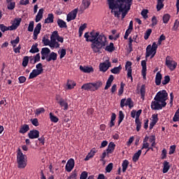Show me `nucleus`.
<instances>
[{
  "instance_id": "nucleus-18",
  "label": "nucleus",
  "mask_w": 179,
  "mask_h": 179,
  "mask_svg": "<svg viewBox=\"0 0 179 179\" xmlns=\"http://www.w3.org/2000/svg\"><path fill=\"white\" fill-rule=\"evenodd\" d=\"M80 71L84 72V73H90V72H93L94 70L92 66H80Z\"/></svg>"
},
{
  "instance_id": "nucleus-37",
  "label": "nucleus",
  "mask_w": 179,
  "mask_h": 179,
  "mask_svg": "<svg viewBox=\"0 0 179 179\" xmlns=\"http://www.w3.org/2000/svg\"><path fill=\"white\" fill-rule=\"evenodd\" d=\"M29 129L30 128L29 127L28 124H24L20 129V133L26 134V132H27V131H29Z\"/></svg>"
},
{
  "instance_id": "nucleus-2",
  "label": "nucleus",
  "mask_w": 179,
  "mask_h": 179,
  "mask_svg": "<svg viewBox=\"0 0 179 179\" xmlns=\"http://www.w3.org/2000/svg\"><path fill=\"white\" fill-rule=\"evenodd\" d=\"M109 5V9H111L112 13H114L116 17H120L122 13V19L127 16L131 9L133 0H107Z\"/></svg>"
},
{
  "instance_id": "nucleus-56",
  "label": "nucleus",
  "mask_w": 179,
  "mask_h": 179,
  "mask_svg": "<svg viewBox=\"0 0 179 179\" xmlns=\"http://www.w3.org/2000/svg\"><path fill=\"white\" fill-rule=\"evenodd\" d=\"M124 86H125V84H124L123 83H120V88L119 89V91H118L119 96H121V94H122V93H124Z\"/></svg>"
},
{
  "instance_id": "nucleus-49",
  "label": "nucleus",
  "mask_w": 179,
  "mask_h": 179,
  "mask_svg": "<svg viewBox=\"0 0 179 179\" xmlns=\"http://www.w3.org/2000/svg\"><path fill=\"white\" fill-rule=\"evenodd\" d=\"M173 121L174 122H178V121H179V108L176 110V112L173 117Z\"/></svg>"
},
{
  "instance_id": "nucleus-43",
  "label": "nucleus",
  "mask_w": 179,
  "mask_h": 179,
  "mask_svg": "<svg viewBox=\"0 0 179 179\" xmlns=\"http://www.w3.org/2000/svg\"><path fill=\"white\" fill-rule=\"evenodd\" d=\"M124 118H125V115H124V113L122 112V110H120L119 111L118 125H120V124H121V122H122V121H124Z\"/></svg>"
},
{
  "instance_id": "nucleus-40",
  "label": "nucleus",
  "mask_w": 179,
  "mask_h": 179,
  "mask_svg": "<svg viewBox=\"0 0 179 179\" xmlns=\"http://www.w3.org/2000/svg\"><path fill=\"white\" fill-rule=\"evenodd\" d=\"M128 164H129V162H128V160L125 159L123 161L122 164L123 173H125V171H127V169H128Z\"/></svg>"
},
{
  "instance_id": "nucleus-22",
  "label": "nucleus",
  "mask_w": 179,
  "mask_h": 179,
  "mask_svg": "<svg viewBox=\"0 0 179 179\" xmlns=\"http://www.w3.org/2000/svg\"><path fill=\"white\" fill-rule=\"evenodd\" d=\"M142 66V76L144 80H146V61L143 60L141 62Z\"/></svg>"
},
{
  "instance_id": "nucleus-23",
  "label": "nucleus",
  "mask_w": 179,
  "mask_h": 179,
  "mask_svg": "<svg viewBox=\"0 0 179 179\" xmlns=\"http://www.w3.org/2000/svg\"><path fill=\"white\" fill-rule=\"evenodd\" d=\"M57 57H58V55L54 52H52L46 59V61H48V62L51 61H57Z\"/></svg>"
},
{
  "instance_id": "nucleus-13",
  "label": "nucleus",
  "mask_w": 179,
  "mask_h": 179,
  "mask_svg": "<svg viewBox=\"0 0 179 179\" xmlns=\"http://www.w3.org/2000/svg\"><path fill=\"white\" fill-rule=\"evenodd\" d=\"M156 55V52L152 49V45H148L146 48L145 52V58H148V57L151 56V58H153Z\"/></svg>"
},
{
  "instance_id": "nucleus-14",
  "label": "nucleus",
  "mask_w": 179,
  "mask_h": 179,
  "mask_svg": "<svg viewBox=\"0 0 179 179\" xmlns=\"http://www.w3.org/2000/svg\"><path fill=\"white\" fill-rule=\"evenodd\" d=\"M22 22V18H15L11 26H10V30H16L19 26H20V22Z\"/></svg>"
},
{
  "instance_id": "nucleus-59",
  "label": "nucleus",
  "mask_w": 179,
  "mask_h": 179,
  "mask_svg": "<svg viewBox=\"0 0 179 179\" xmlns=\"http://www.w3.org/2000/svg\"><path fill=\"white\" fill-rule=\"evenodd\" d=\"M148 10L147 9H143L141 11V16H143V17H144L145 19H148Z\"/></svg>"
},
{
  "instance_id": "nucleus-11",
  "label": "nucleus",
  "mask_w": 179,
  "mask_h": 179,
  "mask_svg": "<svg viewBox=\"0 0 179 179\" xmlns=\"http://www.w3.org/2000/svg\"><path fill=\"white\" fill-rule=\"evenodd\" d=\"M110 66H111V63L108 60L106 62L99 64V69L101 72H106Z\"/></svg>"
},
{
  "instance_id": "nucleus-25",
  "label": "nucleus",
  "mask_w": 179,
  "mask_h": 179,
  "mask_svg": "<svg viewBox=\"0 0 179 179\" xmlns=\"http://www.w3.org/2000/svg\"><path fill=\"white\" fill-rule=\"evenodd\" d=\"M115 149V144L113 142H110L108 145L106 152L108 154L113 153Z\"/></svg>"
},
{
  "instance_id": "nucleus-34",
  "label": "nucleus",
  "mask_w": 179,
  "mask_h": 179,
  "mask_svg": "<svg viewBox=\"0 0 179 179\" xmlns=\"http://www.w3.org/2000/svg\"><path fill=\"white\" fill-rule=\"evenodd\" d=\"M66 86H67V89H69V90H71L73 89L75 86H76V83H75V81H73V80H69L67 82Z\"/></svg>"
},
{
  "instance_id": "nucleus-64",
  "label": "nucleus",
  "mask_w": 179,
  "mask_h": 179,
  "mask_svg": "<svg viewBox=\"0 0 179 179\" xmlns=\"http://www.w3.org/2000/svg\"><path fill=\"white\" fill-rule=\"evenodd\" d=\"M87 178V172L83 171L80 177V179H86Z\"/></svg>"
},
{
  "instance_id": "nucleus-58",
  "label": "nucleus",
  "mask_w": 179,
  "mask_h": 179,
  "mask_svg": "<svg viewBox=\"0 0 179 179\" xmlns=\"http://www.w3.org/2000/svg\"><path fill=\"white\" fill-rule=\"evenodd\" d=\"M113 163H110L108 166L106 167V173H110L111 170H113Z\"/></svg>"
},
{
  "instance_id": "nucleus-44",
  "label": "nucleus",
  "mask_w": 179,
  "mask_h": 179,
  "mask_svg": "<svg viewBox=\"0 0 179 179\" xmlns=\"http://www.w3.org/2000/svg\"><path fill=\"white\" fill-rule=\"evenodd\" d=\"M29 59H30V57H29V56L24 57L23 60H22V66H24V68H26V66H27V65L29 64Z\"/></svg>"
},
{
  "instance_id": "nucleus-3",
  "label": "nucleus",
  "mask_w": 179,
  "mask_h": 179,
  "mask_svg": "<svg viewBox=\"0 0 179 179\" xmlns=\"http://www.w3.org/2000/svg\"><path fill=\"white\" fill-rule=\"evenodd\" d=\"M168 96L169 94L164 90L158 92L154 98L155 101L151 103L152 110H162L166 106V100H167Z\"/></svg>"
},
{
  "instance_id": "nucleus-8",
  "label": "nucleus",
  "mask_w": 179,
  "mask_h": 179,
  "mask_svg": "<svg viewBox=\"0 0 179 179\" xmlns=\"http://www.w3.org/2000/svg\"><path fill=\"white\" fill-rule=\"evenodd\" d=\"M131 66H132V63L131 62H127L125 69L127 71V78L133 82L134 78H132V69Z\"/></svg>"
},
{
  "instance_id": "nucleus-46",
  "label": "nucleus",
  "mask_w": 179,
  "mask_h": 179,
  "mask_svg": "<svg viewBox=\"0 0 179 179\" xmlns=\"http://www.w3.org/2000/svg\"><path fill=\"white\" fill-rule=\"evenodd\" d=\"M170 17H171L170 16L169 14H165L164 15L162 19H163V23L167 24L169 23V21L170 20Z\"/></svg>"
},
{
  "instance_id": "nucleus-12",
  "label": "nucleus",
  "mask_w": 179,
  "mask_h": 179,
  "mask_svg": "<svg viewBox=\"0 0 179 179\" xmlns=\"http://www.w3.org/2000/svg\"><path fill=\"white\" fill-rule=\"evenodd\" d=\"M50 52H51V50L48 48H42L41 51V59H46L48 58V56L50 55Z\"/></svg>"
},
{
  "instance_id": "nucleus-30",
  "label": "nucleus",
  "mask_w": 179,
  "mask_h": 179,
  "mask_svg": "<svg viewBox=\"0 0 179 179\" xmlns=\"http://www.w3.org/2000/svg\"><path fill=\"white\" fill-rule=\"evenodd\" d=\"M57 24L60 29H66L67 27L66 22L61 19L57 20Z\"/></svg>"
},
{
  "instance_id": "nucleus-41",
  "label": "nucleus",
  "mask_w": 179,
  "mask_h": 179,
  "mask_svg": "<svg viewBox=\"0 0 179 179\" xmlns=\"http://www.w3.org/2000/svg\"><path fill=\"white\" fill-rule=\"evenodd\" d=\"M135 124L136 126V131L139 132L141 131V128H142V122L141 120H135Z\"/></svg>"
},
{
  "instance_id": "nucleus-54",
  "label": "nucleus",
  "mask_w": 179,
  "mask_h": 179,
  "mask_svg": "<svg viewBox=\"0 0 179 179\" xmlns=\"http://www.w3.org/2000/svg\"><path fill=\"white\" fill-rule=\"evenodd\" d=\"M178 27H179V21L178 20H176L173 24V27H172V30L176 31V30H178Z\"/></svg>"
},
{
  "instance_id": "nucleus-28",
  "label": "nucleus",
  "mask_w": 179,
  "mask_h": 179,
  "mask_svg": "<svg viewBox=\"0 0 179 179\" xmlns=\"http://www.w3.org/2000/svg\"><path fill=\"white\" fill-rule=\"evenodd\" d=\"M113 80H114V76L110 75L106 82L105 90H107L111 86V83H113Z\"/></svg>"
},
{
  "instance_id": "nucleus-52",
  "label": "nucleus",
  "mask_w": 179,
  "mask_h": 179,
  "mask_svg": "<svg viewBox=\"0 0 179 179\" xmlns=\"http://www.w3.org/2000/svg\"><path fill=\"white\" fill-rule=\"evenodd\" d=\"M8 3L7 6L8 9H9V10H13V9H15V2L10 1Z\"/></svg>"
},
{
  "instance_id": "nucleus-45",
  "label": "nucleus",
  "mask_w": 179,
  "mask_h": 179,
  "mask_svg": "<svg viewBox=\"0 0 179 179\" xmlns=\"http://www.w3.org/2000/svg\"><path fill=\"white\" fill-rule=\"evenodd\" d=\"M20 41V38H19V36H17L15 40L11 41L10 43L13 45V48H15V47H16V45L19 44Z\"/></svg>"
},
{
  "instance_id": "nucleus-9",
  "label": "nucleus",
  "mask_w": 179,
  "mask_h": 179,
  "mask_svg": "<svg viewBox=\"0 0 179 179\" xmlns=\"http://www.w3.org/2000/svg\"><path fill=\"white\" fill-rule=\"evenodd\" d=\"M78 15V8L73 10L66 16V21L71 22V20H75Z\"/></svg>"
},
{
  "instance_id": "nucleus-24",
  "label": "nucleus",
  "mask_w": 179,
  "mask_h": 179,
  "mask_svg": "<svg viewBox=\"0 0 179 179\" xmlns=\"http://www.w3.org/2000/svg\"><path fill=\"white\" fill-rule=\"evenodd\" d=\"M41 57L40 56V53L36 54V55L33 57L32 56L29 57V61L31 64H36V62H38Z\"/></svg>"
},
{
  "instance_id": "nucleus-63",
  "label": "nucleus",
  "mask_w": 179,
  "mask_h": 179,
  "mask_svg": "<svg viewBox=\"0 0 179 179\" xmlns=\"http://www.w3.org/2000/svg\"><path fill=\"white\" fill-rule=\"evenodd\" d=\"M176 152V145H171L169 148V155H173Z\"/></svg>"
},
{
  "instance_id": "nucleus-20",
  "label": "nucleus",
  "mask_w": 179,
  "mask_h": 179,
  "mask_svg": "<svg viewBox=\"0 0 179 179\" xmlns=\"http://www.w3.org/2000/svg\"><path fill=\"white\" fill-rule=\"evenodd\" d=\"M81 89H83L84 90L93 92V83H88L83 85L81 87Z\"/></svg>"
},
{
  "instance_id": "nucleus-55",
  "label": "nucleus",
  "mask_w": 179,
  "mask_h": 179,
  "mask_svg": "<svg viewBox=\"0 0 179 179\" xmlns=\"http://www.w3.org/2000/svg\"><path fill=\"white\" fill-rule=\"evenodd\" d=\"M150 34H152V30L150 29H149L145 33L144 39L148 40V38H149V36H150Z\"/></svg>"
},
{
  "instance_id": "nucleus-31",
  "label": "nucleus",
  "mask_w": 179,
  "mask_h": 179,
  "mask_svg": "<svg viewBox=\"0 0 179 179\" xmlns=\"http://www.w3.org/2000/svg\"><path fill=\"white\" fill-rule=\"evenodd\" d=\"M89 6H90V1L89 0H83V3L81 5L83 10H85V9H87Z\"/></svg>"
},
{
  "instance_id": "nucleus-50",
  "label": "nucleus",
  "mask_w": 179,
  "mask_h": 179,
  "mask_svg": "<svg viewBox=\"0 0 179 179\" xmlns=\"http://www.w3.org/2000/svg\"><path fill=\"white\" fill-rule=\"evenodd\" d=\"M29 52H31L32 54H36V52H38V48H37V45H33L31 50H29Z\"/></svg>"
},
{
  "instance_id": "nucleus-27",
  "label": "nucleus",
  "mask_w": 179,
  "mask_h": 179,
  "mask_svg": "<svg viewBox=\"0 0 179 179\" xmlns=\"http://www.w3.org/2000/svg\"><path fill=\"white\" fill-rule=\"evenodd\" d=\"M44 23H54V14L52 13H49L48 15V17L46 19L44 20Z\"/></svg>"
},
{
  "instance_id": "nucleus-21",
  "label": "nucleus",
  "mask_w": 179,
  "mask_h": 179,
  "mask_svg": "<svg viewBox=\"0 0 179 179\" xmlns=\"http://www.w3.org/2000/svg\"><path fill=\"white\" fill-rule=\"evenodd\" d=\"M101 86H103V83L101 81L92 83V92H96V90H99V89H100Z\"/></svg>"
},
{
  "instance_id": "nucleus-10",
  "label": "nucleus",
  "mask_w": 179,
  "mask_h": 179,
  "mask_svg": "<svg viewBox=\"0 0 179 179\" xmlns=\"http://www.w3.org/2000/svg\"><path fill=\"white\" fill-rule=\"evenodd\" d=\"M73 167H75V160L71 158L66 164V170L68 173H71L73 170Z\"/></svg>"
},
{
  "instance_id": "nucleus-1",
  "label": "nucleus",
  "mask_w": 179,
  "mask_h": 179,
  "mask_svg": "<svg viewBox=\"0 0 179 179\" xmlns=\"http://www.w3.org/2000/svg\"><path fill=\"white\" fill-rule=\"evenodd\" d=\"M84 37L86 41L92 43L91 44V48L94 52H101V48H104L108 44L107 37L103 34H100V32H96L94 31L90 33L87 32L85 34Z\"/></svg>"
},
{
  "instance_id": "nucleus-26",
  "label": "nucleus",
  "mask_w": 179,
  "mask_h": 179,
  "mask_svg": "<svg viewBox=\"0 0 179 179\" xmlns=\"http://www.w3.org/2000/svg\"><path fill=\"white\" fill-rule=\"evenodd\" d=\"M141 155H142V150H138V152L134 155L132 157V160L133 162H134V163H136V162L139 160V157H141Z\"/></svg>"
},
{
  "instance_id": "nucleus-38",
  "label": "nucleus",
  "mask_w": 179,
  "mask_h": 179,
  "mask_svg": "<svg viewBox=\"0 0 179 179\" xmlns=\"http://www.w3.org/2000/svg\"><path fill=\"white\" fill-rule=\"evenodd\" d=\"M86 27H87V24H83L79 27V31H78L79 37H82V35L83 34V31H85V29H86Z\"/></svg>"
},
{
  "instance_id": "nucleus-36",
  "label": "nucleus",
  "mask_w": 179,
  "mask_h": 179,
  "mask_svg": "<svg viewBox=\"0 0 179 179\" xmlns=\"http://www.w3.org/2000/svg\"><path fill=\"white\" fill-rule=\"evenodd\" d=\"M49 117H50V120L52 122L57 123V122H58V121H59V119H58V117L57 116L54 115V114L52 113H50L49 114Z\"/></svg>"
},
{
  "instance_id": "nucleus-17",
  "label": "nucleus",
  "mask_w": 179,
  "mask_h": 179,
  "mask_svg": "<svg viewBox=\"0 0 179 179\" xmlns=\"http://www.w3.org/2000/svg\"><path fill=\"white\" fill-rule=\"evenodd\" d=\"M40 136V132L38 130L30 131L28 136L30 139H36Z\"/></svg>"
},
{
  "instance_id": "nucleus-35",
  "label": "nucleus",
  "mask_w": 179,
  "mask_h": 179,
  "mask_svg": "<svg viewBox=\"0 0 179 179\" xmlns=\"http://www.w3.org/2000/svg\"><path fill=\"white\" fill-rule=\"evenodd\" d=\"M169 170H170V164L169 163V162L165 161L164 162L163 173H166L169 171Z\"/></svg>"
},
{
  "instance_id": "nucleus-6",
  "label": "nucleus",
  "mask_w": 179,
  "mask_h": 179,
  "mask_svg": "<svg viewBox=\"0 0 179 179\" xmlns=\"http://www.w3.org/2000/svg\"><path fill=\"white\" fill-rule=\"evenodd\" d=\"M165 64L170 71H174L177 68V62L173 60L170 56L166 57Z\"/></svg>"
},
{
  "instance_id": "nucleus-42",
  "label": "nucleus",
  "mask_w": 179,
  "mask_h": 179,
  "mask_svg": "<svg viewBox=\"0 0 179 179\" xmlns=\"http://www.w3.org/2000/svg\"><path fill=\"white\" fill-rule=\"evenodd\" d=\"M58 54L59 56V58L61 59H62V58H64V57H65L66 55V50L65 49H60L58 50Z\"/></svg>"
},
{
  "instance_id": "nucleus-19",
  "label": "nucleus",
  "mask_w": 179,
  "mask_h": 179,
  "mask_svg": "<svg viewBox=\"0 0 179 179\" xmlns=\"http://www.w3.org/2000/svg\"><path fill=\"white\" fill-rule=\"evenodd\" d=\"M44 13V8H41L39 9L36 18H35V22L36 23H38V22H40V20H41L43 19V15Z\"/></svg>"
},
{
  "instance_id": "nucleus-39",
  "label": "nucleus",
  "mask_w": 179,
  "mask_h": 179,
  "mask_svg": "<svg viewBox=\"0 0 179 179\" xmlns=\"http://www.w3.org/2000/svg\"><path fill=\"white\" fill-rule=\"evenodd\" d=\"M106 51H108V52H113L115 48H114V43H110L109 45H107L105 48Z\"/></svg>"
},
{
  "instance_id": "nucleus-62",
  "label": "nucleus",
  "mask_w": 179,
  "mask_h": 179,
  "mask_svg": "<svg viewBox=\"0 0 179 179\" xmlns=\"http://www.w3.org/2000/svg\"><path fill=\"white\" fill-rule=\"evenodd\" d=\"M164 6V4H163V3L162 2H157V10H160L162 9H163Z\"/></svg>"
},
{
  "instance_id": "nucleus-51",
  "label": "nucleus",
  "mask_w": 179,
  "mask_h": 179,
  "mask_svg": "<svg viewBox=\"0 0 179 179\" xmlns=\"http://www.w3.org/2000/svg\"><path fill=\"white\" fill-rule=\"evenodd\" d=\"M34 30V21H31L28 26V31H33Z\"/></svg>"
},
{
  "instance_id": "nucleus-53",
  "label": "nucleus",
  "mask_w": 179,
  "mask_h": 179,
  "mask_svg": "<svg viewBox=\"0 0 179 179\" xmlns=\"http://www.w3.org/2000/svg\"><path fill=\"white\" fill-rule=\"evenodd\" d=\"M0 30L3 32L8 31V30H10V27H7L6 26H4L3 24H1Z\"/></svg>"
},
{
  "instance_id": "nucleus-15",
  "label": "nucleus",
  "mask_w": 179,
  "mask_h": 179,
  "mask_svg": "<svg viewBox=\"0 0 179 179\" xmlns=\"http://www.w3.org/2000/svg\"><path fill=\"white\" fill-rule=\"evenodd\" d=\"M57 100L59 106L62 107V108H63V110H64V111H66V110H68V108L69 107L68 105V102H66V100H65L64 99H60L58 101V98H57Z\"/></svg>"
},
{
  "instance_id": "nucleus-47",
  "label": "nucleus",
  "mask_w": 179,
  "mask_h": 179,
  "mask_svg": "<svg viewBox=\"0 0 179 179\" xmlns=\"http://www.w3.org/2000/svg\"><path fill=\"white\" fill-rule=\"evenodd\" d=\"M36 69H35V71H37L39 73H43V64L41 63L38 64L36 66Z\"/></svg>"
},
{
  "instance_id": "nucleus-7",
  "label": "nucleus",
  "mask_w": 179,
  "mask_h": 179,
  "mask_svg": "<svg viewBox=\"0 0 179 179\" xmlns=\"http://www.w3.org/2000/svg\"><path fill=\"white\" fill-rule=\"evenodd\" d=\"M125 106H128L129 108H132L134 107V101H132V99L131 98L127 99H122L120 101V107L122 108H124Z\"/></svg>"
},
{
  "instance_id": "nucleus-48",
  "label": "nucleus",
  "mask_w": 179,
  "mask_h": 179,
  "mask_svg": "<svg viewBox=\"0 0 179 179\" xmlns=\"http://www.w3.org/2000/svg\"><path fill=\"white\" fill-rule=\"evenodd\" d=\"M44 113H45V109H44V108H38L35 111L36 115H40V114H43Z\"/></svg>"
},
{
  "instance_id": "nucleus-33",
  "label": "nucleus",
  "mask_w": 179,
  "mask_h": 179,
  "mask_svg": "<svg viewBox=\"0 0 179 179\" xmlns=\"http://www.w3.org/2000/svg\"><path fill=\"white\" fill-rule=\"evenodd\" d=\"M122 69V66H121V65H120L119 66L117 67H114L113 69H112L110 70V72L112 73H115V75L120 73V72H121V70Z\"/></svg>"
},
{
  "instance_id": "nucleus-57",
  "label": "nucleus",
  "mask_w": 179,
  "mask_h": 179,
  "mask_svg": "<svg viewBox=\"0 0 179 179\" xmlns=\"http://www.w3.org/2000/svg\"><path fill=\"white\" fill-rule=\"evenodd\" d=\"M42 41L44 44V45H49V47H51V41H49L48 39L45 38H43Z\"/></svg>"
},
{
  "instance_id": "nucleus-29",
  "label": "nucleus",
  "mask_w": 179,
  "mask_h": 179,
  "mask_svg": "<svg viewBox=\"0 0 179 179\" xmlns=\"http://www.w3.org/2000/svg\"><path fill=\"white\" fill-rule=\"evenodd\" d=\"M155 83L157 86H159V85L162 83V73H160V72H158L156 74Z\"/></svg>"
},
{
  "instance_id": "nucleus-32",
  "label": "nucleus",
  "mask_w": 179,
  "mask_h": 179,
  "mask_svg": "<svg viewBox=\"0 0 179 179\" xmlns=\"http://www.w3.org/2000/svg\"><path fill=\"white\" fill-rule=\"evenodd\" d=\"M38 75H41L36 70L34 69L32 72L30 73L29 79H34V78H37Z\"/></svg>"
},
{
  "instance_id": "nucleus-4",
  "label": "nucleus",
  "mask_w": 179,
  "mask_h": 179,
  "mask_svg": "<svg viewBox=\"0 0 179 179\" xmlns=\"http://www.w3.org/2000/svg\"><path fill=\"white\" fill-rule=\"evenodd\" d=\"M17 162L18 169H24L27 166V158H26V155H23L20 149L18 150L17 154Z\"/></svg>"
},
{
  "instance_id": "nucleus-61",
  "label": "nucleus",
  "mask_w": 179,
  "mask_h": 179,
  "mask_svg": "<svg viewBox=\"0 0 179 179\" xmlns=\"http://www.w3.org/2000/svg\"><path fill=\"white\" fill-rule=\"evenodd\" d=\"M141 94L142 97H145V93H146L145 85H143L141 88Z\"/></svg>"
},
{
  "instance_id": "nucleus-5",
  "label": "nucleus",
  "mask_w": 179,
  "mask_h": 179,
  "mask_svg": "<svg viewBox=\"0 0 179 179\" xmlns=\"http://www.w3.org/2000/svg\"><path fill=\"white\" fill-rule=\"evenodd\" d=\"M59 35L58 34V31H55L52 32L50 36V48L51 50H54V48H59V43L58 41V37Z\"/></svg>"
},
{
  "instance_id": "nucleus-60",
  "label": "nucleus",
  "mask_w": 179,
  "mask_h": 179,
  "mask_svg": "<svg viewBox=\"0 0 179 179\" xmlns=\"http://www.w3.org/2000/svg\"><path fill=\"white\" fill-rule=\"evenodd\" d=\"M170 82V76H166L164 79L162 80V85H167Z\"/></svg>"
},
{
  "instance_id": "nucleus-16",
  "label": "nucleus",
  "mask_w": 179,
  "mask_h": 179,
  "mask_svg": "<svg viewBox=\"0 0 179 179\" xmlns=\"http://www.w3.org/2000/svg\"><path fill=\"white\" fill-rule=\"evenodd\" d=\"M41 31V23H38L34 30V39L37 40V36L40 34Z\"/></svg>"
}]
</instances>
